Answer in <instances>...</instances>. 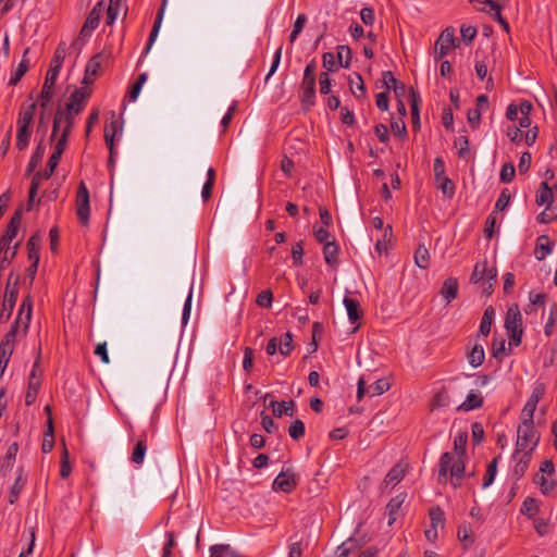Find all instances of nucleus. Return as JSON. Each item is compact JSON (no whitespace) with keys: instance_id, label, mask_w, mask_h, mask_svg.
Masks as SVG:
<instances>
[{"instance_id":"f257e3e1","label":"nucleus","mask_w":557,"mask_h":557,"mask_svg":"<svg viewBox=\"0 0 557 557\" xmlns=\"http://www.w3.org/2000/svg\"><path fill=\"white\" fill-rule=\"evenodd\" d=\"M540 442V434L534 428V423L521 421L517 429V443L515 458L521 451L530 450L533 453Z\"/></svg>"},{"instance_id":"f03ea898","label":"nucleus","mask_w":557,"mask_h":557,"mask_svg":"<svg viewBox=\"0 0 557 557\" xmlns=\"http://www.w3.org/2000/svg\"><path fill=\"white\" fill-rule=\"evenodd\" d=\"M438 482H446V478L448 472L451 478L460 479L463 475L465 463L463 460L457 458L451 453H444L441 456L440 465H438Z\"/></svg>"},{"instance_id":"7ed1b4c3","label":"nucleus","mask_w":557,"mask_h":557,"mask_svg":"<svg viewBox=\"0 0 557 557\" xmlns=\"http://www.w3.org/2000/svg\"><path fill=\"white\" fill-rule=\"evenodd\" d=\"M18 275H14V273H11L8 277L2 309L0 311V322H7L12 314L18 294Z\"/></svg>"},{"instance_id":"20e7f679","label":"nucleus","mask_w":557,"mask_h":557,"mask_svg":"<svg viewBox=\"0 0 557 557\" xmlns=\"http://www.w3.org/2000/svg\"><path fill=\"white\" fill-rule=\"evenodd\" d=\"M505 329L509 337V347H517L522 338V317L518 308H510L505 320Z\"/></svg>"},{"instance_id":"39448f33","label":"nucleus","mask_w":557,"mask_h":557,"mask_svg":"<svg viewBox=\"0 0 557 557\" xmlns=\"http://www.w3.org/2000/svg\"><path fill=\"white\" fill-rule=\"evenodd\" d=\"M298 484V479L292 468H284L274 479L272 488L284 493L293 492Z\"/></svg>"},{"instance_id":"423d86ee","label":"nucleus","mask_w":557,"mask_h":557,"mask_svg":"<svg viewBox=\"0 0 557 557\" xmlns=\"http://www.w3.org/2000/svg\"><path fill=\"white\" fill-rule=\"evenodd\" d=\"M76 214L79 220V222L83 225H87L89 222V191L85 185L84 182H81L78 189H77V196H76Z\"/></svg>"},{"instance_id":"0eeeda50","label":"nucleus","mask_w":557,"mask_h":557,"mask_svg":"<svg viewBox=\"0 0 557 557\" xmlns=\"http://www.w3.org/2000/svg\"><path fill=\"white\" fill-rule=\"evenodd\" d=\"M455 42V36H454V29L446 28L443 30V33L440 35L438 39L435 42V59L441 60L444 58L448 51L454 47Z\"/></svg>"},{"instance_id":"6e6552de","label":"nucleus","mask_w":557,"mask_h":557,"mask_svg":"<svg viewBox=\"0 0 557 557\" xmlns=\"http://www.w3.org/2000/svg\"><path fill=\"white\" fill-rule=\"evenodd\" d=\"M103 2H97L94 9L88 14L81 32V37L90 36V34L98 27L102 12H103Z\"/></svg>"},{"instance_id":"1a4fd4ad","label":"nucleus","mask_w":557,"mask_h":557,"mask_svg":"<svg viewBox=\"0 0 557 557\" xmlns=\"http://www.w3.org/2000/svg\"><path fill=\"white\" fill-rule=\"evenodd\" d=\"M58 72L48 70L44 86L39 96V102L41 108H46L53 96V88L59 77Z\"/></svg>"},{"instance_id":"9d476101","label":"nucleus","mask_w":557,"mask_h":557,"mask_svg":"<svg viewBox=\"0 0 557 557\" xmlns=\"http://www.w3.org/2000/svg\"><path fill=\"white\" fill-rule=\"evenodd\" d=\"M65 121V126L63 128V132L62 134H66V136H70L71 134V131L74 126V116H73V113L71 111H67L66 114H64L61 110H58L55 112V115H54V119H53V126H52V134H51V137L50 139L53 140L58 131H59V127H60V124L62 121Z\"/></svg>"},{"instance_id":"9b49d317","label":"nucleus","mask_w":557,"mask_h":557,"mask_svg":"<svg viewBox=\"0 0 557 557\" xmlns=\"http://www.w3.org/2000/svg\"><path fill=\"white\" fill-rule=\"evenodd\" d=\"M101 61H102V54H96L94 55L87 63L85 67L83 84L84 85H91L95 82V78L99 75L101 70Z\"/></svg>"},{"instance_id":"f8f14e48","label":"nucleus","mask_w":557,"mask_h":557,"mask_svg":"<svg viewBox=\"0 0 557 557\" xmlns=\"http://www.w3.org/2000/svg\"><path fill=\"white\" fill-rule=\"evenodd\" d=\"M532 458V453L530 450H523L515 458V454L512 455V459L516 462L512 469V474L516 478V480L521 479L525 471L529 468L530 461Z\"/></svg>"},{"instance_id":"ddd939ff","label":"nucleus","mask_w":557,"mask_h":557,"mask_svg":"<svg viewBox=\"0 0 557 557\" xmlns=\"http://www.w3.org/2000/svg\"><path fill=\"white\" fill-rule=\"evenodd\" d=\"M300 98L305 109H310L314 104L315 81L302 79Z\"/></svg>"},{"instance_id":"4468645a","label":"nucleus","mask_w":557,"mask_h":557,"mask_svg":"<svg viewBox=\"0 0 557 557\" xmlns=\"http://www.w3.org/2000/svg\"><path fill=\"white\" fill-rule=\"evenodd\" d=\"M89 97V91L81 88L76 89L66 103V111L79 113L84 109V102Z\"/></svg>"},{"instance_id":"2eb2a0df","label":"nucleus","mask_w":557,"mask_h":557,"mask_svg":"<svg viewBox=\"0 0 557 557\" xmlns=\"http://www.w3.org/2000/svg\"><path fill=\"white\" fill-rule=\"evenodd\" d=\"M165 5H166V2H162L161 7L159 8V10L157 12V16H156L152 29L149 35L147 46L144 51L145 54H147L149 52V50L151 49L153 42L156 41V39L158 37V34H159V30L161 27V23H162L163 16H164V12H165Z\"/></svg>"},{"instance_id":"dca6fc26","label":"nucleus","mask_w":557,"mask_h":557,"mask_svg":"<svg viewBox=\"0 0 557 557\" xmlns=\"http://www.w3.org/2000/svg\"><path fill=\"white\" fill-rule=\"evenodd\" d=\"M405 499H406V494L400 493V494L394 496L393 498H391V500L386 505V511L388 515V525H392L396 521V519L398 517L399 509H400L401 505L404 504Z\"/></svg>"},{"instance_id":"f3484780","label":"nucleus","mask_w":557,"mask_h":557,"mask_svg":"<svg viewBox=\"0 0 557 557\" xmlns=\"http://www.w3.org/2000/svg\"><path fill=\"white\" fill-rule=\"evenodd\" d=\"M338 253L339 246L337 245L335 239H332L331 243H326L325 245H323V257L327 265L332 268L337 267Z\"/></svg>"},{"instance_id":"a211bd4d","label":"nucleus","mask_w":557,"mask_h":557,"mask_svg":"<svg viewBox=\"0 0 557 557\" xmlns=\"http://www.w3.org/2000/svg\"><path fill=\"white\" fill-rule=\"evenodd\" d=\"M407 466L403 462L396 463L386 474L384 479L385 485H392L395 486L398 484L406 474Z\"/></svg>"},{"instance_id":"6ab92c4d","label":"nucleus","mask_w":557,"mask_h":557,"mask_svg":"<svg viewBox=\"0 0 557 557\" xmlns=\"http://www.w3.org/2000/svg\"><path fill=\"white\" fill-rule=\"evenodd\" d=\"M22 221V209L18 208L14 211L11 220L7 226L4 234L2 235L5 240H13L16 235Z\"/></svg>"},{"instance_id":"aec40b11","label":"nucleus","mask_w":557,"mask_h":557,"mask_svg":"<svg viewBox=\"0 0 557 557\" xmlns=\"http://www.w3.org/2000/svg\"><path fill=\"white\" fill-rule=\"evenodd\" d=\"M28 52L29 48H26L23 52L21 62L18 63L16 70L12 73L9 79V85H16L22 79V77L27 73L29 69V60L26 58Z\"/></svg>"},{"instance_id":"412c9836","label":"nucleus","mask_w":557,"mask_h":557,"mask_svg":"<svg viewBox=\"0 0 557 557\" xmlns=\"http://www.w3.org/2000/svg\"><path fill=\"white\" fill-rule=\"evenodd\" d=\"M483 403L484 398L481 396V394L471 391L466 397L465 401L458 406L457 410L467 412L482 407Z\"/></svg>"},{"instance_id":"4be33fe9","label":"nucleus","mask_w":557,"mask_h":557,"mask_svg":"<svg viewBox=\"0 0 557 557\" xmlns=\"http://www.w3.org/2000/svg\"><path fill=\"white\" fill-rule=\"evenodd\" d=\"M458 281L455 277H448L444 281L441 295L445 299L446 304L451 302L458 295Z\"/></svg>"},{"instance_id":"5701e85b","label":"nucleus","mask_w":557,"mask_h":557,"mask_svg":"<svg viewBox=\"0 0 557 557\" xmlns=\"http://www.w3.org/2000/svg\"><path fill=\"white\" fill-rule=\"evenodd\" d=\"M486 274H487V261L482 260L475 263L473 272L470 277V282L472 284H481L482 287H484L486 283ZM485 292V288H483V293Z\"/></svg>"},{"instance_id":"b1692460","label":"nucleus","mask_w":557,"mask_h":557,"mask_svg":"<svg viewBox=\"0 0 557 557\" xmlns=\"http://www.w3.org/2000/svg\"><path fill=\"white\" fill-rule=\"evenodd\" d=\"M270 406L273 408V414L277 418H281L283 414L293 417L296 404L294 400H288V401L272 400L270 403Z\"/></svg>"},{"instance_id":"393cba45","label":"nucleus","mask_w":557,"mask_h":557,"mask_svg":"<svg viewBox=\"0 0 557 557\" xmlns=\"http://www.w3.org/2000/svg\"><path fill=\"white\" fill-rule=\"evenodd\" d=\"M41 236L39 233L33 234L27 242V257L30 262H39Z\"/></svg>"},{"instance_id":"a878e982","label":"nucleus","mask_w":557,"mask_h":557,"mask_svg":"<svg viewBox=\"0 0 557 557\" xmlns=\"http://www.w3.org/2000/svg\"><path fill=\"white\" fill-rule=\"evenodd\" d=\"M46 147L44 145V140L40 139L39 144L37 145L36 149L34 150L30 160L28 162L25 176L30 175L34 173L35 169L38 166V164L42 161L45 156Z\"/></svg>"},{"instance_id":"bb28decb","label":"nucleus","mask_w":557,"mask_h":557,"mask_svg":"<svg viewBox=\"0 0 557 557\" xmlns=\"http://www.w3.org/2000/svg\"><path fill=\"white\" fill-rule=\"evenodd\" d=\"M343 302L347 310L350 323L355 324L361 318L359 301L355 298L345 297Z\"/></svg>"},{"instance_id":"cd10ccee","label":"nucleus","mask_w":557,"mask_h":557,"mask_svg":"<svg viewBox=\"0 0 557 557\" xmlns=\"http://www.w3.org/2000/svg\"><path fill=\"white\" fill-rule=\"evenodd\" d=\"M67 47L65 42H60L54 51L53 58L50 63V71L60 73L64 59L66 57Z\"/></svg>"},{"instance_id":"c85d7f7f","label":"nucleus","mask_w":557,"mask_h":557,"mask_svg":"<svg viewBox=\"0 0 557 557\" xmlns=\"http://www.w3.org/2000/svg\"><path fill=\"white\" fill-rule=\"evenodd\" d=\"M26 484V479L23 476V468L18 469L17 476L11 487L10 494H9V503L11 505L15 504L18 499L20 493L24 488Z\"/></svg>"},{"instance_id":"c756f323","label":"nucleus","mask_w":557,"mask_h":557,"mask_svg":"<svg viewBox=\"0 0 557 557\" xmlns=\"http://www.w3.org/2000/svg\"><path fill=\"white\" fill-rule=\"evenodd\" d=\"M486 102H487V95H480L476 98V108L470 109L468 111V114H467L468 122L472 127H475L476 125H479L480 120H481L480 109L482 108L483 103H486Z\"/></svg>"},{"instance_id":"7c9ffc66","label":"nucleus","mask_w":557,"mask_h":557,"mask_svg":"<svg viewBox=\"0 0 557 557\" xmlns=\"http://www.w3.org/2000/svg\"><path fill=\"white\" fill-rule=\"evenodd\" d=\"M552 251V244L549 242L548 236L542 235L536 240V246L534 249V256L535 258L541 261L545 259V257L550 253Z\"/></svg>"},{"instance_id":"2f4dec72","label":"nucleus","mask_w":557,"mask_h":557,"mask_svg":"<svg viewBox=\"0 0 557 557\" xmlns=\"http://www.w3.org/2000/svg\"><path fill=\"white\" fill-rule=\"evenodd\" d=\"M32 317V299L30 296H26L21 305L18 317L16 320L23 323L24 331L28 329V323Z\"/></svg>"},{"instance_id":"473e14b6","label":"nucleus","mask_w":557,"mask_h":557,"mask_svg":"<svg viewBox=\"0 0 557 557\" xmlns=\"http://www.w3.org/2000/svg\"><path fill=\"white\" fill-rule=\"evenodd\" d=\"M147 451V443H146V436L144 438L138 440L135 447L133 448L132 455H131V461L135 465H141L145 460V455Z\"/></svg>"},{"instance_id":"72a5a7b5","label":"nucleus","mask_w":557,"mask_h":557,"mask_svg":"<svg viewBox=\"0 0 557 557\" xmlns=\"http://www.w3.org/2000/svg\"><path fill=\"white\" fill-rule=\"evenodd\" d=\"M458 540L462 543L463 547L468 549L474 543L473 531L469 524H461L457 531Z\"/></svg>"},{"instance_id":"f704fd0d","label":"nucleus","mask_w":557,"mask_h":557,"mask_svg":"<svg viewBox=\"0 0 557 557\" xmlns=\"http://www.w3.org/2000/svg\"><path fill=\"white\" fill-rule=\"evenodd\" d=\"M30 136L32 128L29 126H17L16 148L21 151L25 150L28 147Z\"/></svg>"},{"instance_id":"c9c22d12","label":"nucleus","mask_w":557,"mask_h":557,"mask_svg":"<svg viewBox=\"0 0 557 557\" xmlns=\"http://www.w3.org/2000/svg\"><path fill=\"white\" fill-rule=\"evenodd\" d=\"M485 352L482 345L475 344L472 349L468 352L469 363L476 368L484 362Z\"/></svg>"},{"instance_id":"e433bc0d","label":"nucleus","mask_w":557,"mask_h":557,"mask_svg":"<svg viewBox=\"0 0 557 557\" xmlns=\"http://www.w3.org/2000/svg\"><path fill=\"white\" fill-rule=\"evenodd\" d=\"M414 263L420 269H428L430 265V253L424 245H419L414 251Z\"/></svg>"},{"instance_id":"4c0bfd02","label":"nucleus","mask_w":557,"mask_h":557,"mask_svg":"<svg viewBox=\"0 0 557 557\" xmlns=\"http://www.w3.org/2000/svg\"><path fill=\"white\" fill-rule=\"evenodd\" d=\"M429 517L431 527L436 529H443L445 525V515L440 506L431 507L429 510Z\"/></svg>"},{"instance_id":"58836bf2","label":"nucleus","mask_w":557,"mask_h":557,"mask_svg":"<svg viewBox=\"0 0 557 557\" xmlns=\"http://www.w3.org/2000/svg\"><path fill=\"white\" fill-rule=\"evenodd\" d=\"M36 111V103H30L25 109H22L17 119V126H29L33 123L34 114Z\"/></svg>"},{"instance_id":"ea45409f","label":"nucleus","mask_w":557,"mask_h":557,"mask_svg":"<svg viewBox=\"0 0 557 557\" xmlns=\"http://www.w3.org/2000/svg\"><path fill=\"white\" fill-rule=\"evenodd\" d=\"M18 325H20V321L16 320L14 322V324L11 326V330L3 336V338L0 343V348H4V349L13 351Z\"/></svg>"},{"instance_id":"a19ab883","label":"nucleus","mask_w":557,"mask_h":557,"mask_svg":"<svg viewBox=\"0 0 557 557\" xmlns=\"http://www.w3.org/2000/svg\"><path fill=\"white\" fill-rule=\"evenodd\" d=\"M553 200V190L548 186L547 182L541 183V188L536 195V203L539 206H543L544 203H547V208L550 206Z\"/></svg>"},{"instance_id":"79ce46f5","label":"nucleus","mask_w":557,"mask_h":557,"mask_svg":"<svg viewBox=\"0 0 557 557\" xmlns=\"http://www.w3.org/2000/svg\"><path fill=\"white\" fill-rule=\"evenodd\" d=\"M468 442V433L460 432L454 440V451L457 458L462 459L466 454V446Z\"/></svg>"},{"instance_id":"37998d69","label":"nucleus","mask_w":557,"mask_h":557,"mask_svg":"<svg viewBox=\"0 0 557 557\" xmlns=\"http://www.w3.org/2000/svg\"><path fill=\"white\" fill-rule=\"evenodd\" d=\"M40 385H41V379H36V381L28 380L27 392L25 395V404L27 406H30L35 403L37 394L40 388Z\"/></svg>"},{"instance_id":"c03bdc74","label":"nucleus","mask_w":557,"mask_h":557,"mask_svg":"<svg viewBox=\"0 0 557 557\" xmlns=\"http://www.w3.org/2000/svg\"><path fill=\"white\" fill-rule=\"evenodd\" d=\"M391 387L389 382L386 379H379L368 387V394L371 397L380 396L387 392Z\"/></svg>"},{"instance_id":"a18cd8bd","label":"nucleus","mask_w":557,"mask_h":557,"mask_svg":"<svg viewBox=\"0 0 557 557\" xmlns=\"http://www.w3.org/2000/svg\"><path fill=\"white\" fill-rule=\"evenodd\" d=\"M351 57V49L348 46L337 47V61L342 67L348 69L350 66Z\"/></svg>"},{"instance_id":"49530a36","label":"nucleus","mask_w":557,"mask_h":557,"mask_svg":"<svg viewBox=\"0 0 557 557\" xmlns=\"http://www.w3.org/2000/svg\"><path fill=\"white\" fill-rule=\"evenodd\" d=\"M502 7L499 5V2H490V16L495 18L506 30L509 32V24L508 22L500 14Z\"/></svg>"},{"instance_id":"de8ad7c7","label":"nucleus","mask_w":557,"mask_h":557,"mask_svg":"<svg viewBox=\"0 0 557 557\" xmlns=\"http://www.w3.org/2000/svg\"><path fill=\"white\" fill-rule=\"evenodd\" d=\"M540 507L539 502L535 498L527 497L521 506V513L528 517H533L537 513Z\"/></svg>"},{"instance_id":"09e8293b","label":"nucleus","mask_w":557,"mask_h":557,"mask_svg":"<svg viewBox=\"0 0 557 557\" xmlns=\"http://www.w3.org/2000/svg\"><path fill=\"white\" fill-rule=\"evenodd\" d=\"M288 435L295 441L302 438L305 435V423L299 419L295 420L288 428Z\"/></svg>"},{"instance_id":"8fccbe9b","label":"nucleus","mask_w":557,"mask_h":557,"mask_svg":"<svg viewBox=\"0 0 557 557\" xmlns=\"http://www.w3.org/2000/svg\"><path fill=\"white\" fill-rule=\"evenodd\" d=\"M382 83L387 89H391L393 87L395 92H397L398 88H400L401 90L405 89L404 84H400L398 86V82L391 71H385L382 73Z\"/></svg>"},{"instance_id":"3c124183","label":"nucleus","mask_w":557,"mask_h":557,"mask_svg":"<svg viewBox=\"0 0 557 557\" xmlns=\"http://www.w3.org/2000/svg\"><path fill=\"white\" fill-rule=\"evenodd\" d=\"M293 350V336L289 332L285 333L278 345V351L283 356H288Z\"/></svg>"},{"instance_id":"603ef678","label":"nucleus","mask_w":557,"mask_h":557,"mask_svg":"<svg viewBox=\"0 0 557 557\" xmlns=\"http://www.w3.org/2000/svg\"><path fill=\"white\" fill-rule=\"evenodd\" d=\"M122 9V2H109L108 9H107V25H112L117 15L120 14V11Z\"/></svg>"},{"instance_id":"864d4df0","label":"nucleus","mask_w":557,"mask_h":557,"mask_svg":"<svg viewBox=\"0 0 557 557\" xmlns=\"http://www.w3.org/2000/svg\"><path fill=\"white\" fill-rule=\"evenodd\" d=\"M510 349L506 350V342L504 338H494L493 341V357L496 359H502L504 356L508 355Z\"/></svg>"},{"instance_id":"5fc2aeb1","label":"nucleus","mask_w":557,"mask_h":557,"mask_svg":"<svg viewBox=\"0 0 557 557\" xmlns=\"http://www.w3.org/2000/svg\"><path fill=\"white\" fill-rule=\"evenodd\" d=\"M437 187L445 196L453 197L455 194L454 183L446 176L436 180Z\"/></svg>"},{"instance_id":"6e6d98bb","label":"nucleus","mask_w":557,"mask_h":557,"mask_svg":"<svg viewBox=\"0 0 557 557\" xmlns=\"http://www.w3.org/2000/svg\"><path fill=\"white\" fill-rule=\"evenodd\" d=\"M484 426L481 422H474L471 426V436L473 445H480L484 438Z\"/></svg>"},{"instance_id":"4d7b16f0","label":"nucleus","mask_w":557,"mask_h":557,"mask_svg":"<svg viewBox=\"0 0 557 557\" xmlns=\"http://www.w3.org/2000/svg\"><path fill=\"white\" fill-rule=\"evenodd\" d=\"M536 406L537 405L533 401L528 400L521 411V421L534 423L533 417L536 410Z\"/></svg>"},{"instance_id":"13d9d810","label":"nucleus","mask_w":557,"mask_h":557,"mask_svg":"<svg viewBox=\"0 0 557 557\" xmlns=\"http://www.w3.org/2000/svg\"><path fill=\"white\" fill-rule=\"evenodd\" d=\"M273 301V294L270 289L262 290L256 299V302L261 308H270Z\"/></svg>"},{"instance_id":"bf43d9fd","label":"nucleus","mask_w":557,"mask_h":557,"mask_svg":"<svg viewBox=\"0 0 557 557\" xmlns=\"http://www.w3.org/2000/svg\"><path fill=\"white\" fill-rule=\"evenodd\" d=\"M515 172L516 171H515V166L512 163H510V162L505 163L500 170V174H499L500 181L503 183H510L512 181V178L515 177Z\"/></svg>"},{"instance_id":"052dcab7","label":"nucleus","mask_w":557,"mask_h":557,"mask_svg":"<svg viewBox=\"0 0 557 557\" xmlns=\"http://www.w3.org/2000/svg\"><path fill=\"white\" fill-rule=\"evenodd\" d=\"M314 237L318 243L325 245L326 243H331L333 238L332 234L325 227H314Z\"/></svg>"},{"instance_id":"680f3d73","label":"nucleus","mask_w":557,"mask_h":557,"mask_svg":"<svg viewBox=\"0 0 557 557\" xmlns=\"http://www.w3.org/2000/svg\"><path fill=\"white\" fill-rule=\"evenodd\" d=\"M391 127H392L394 135L401 137V138L407 136L406 124L401 117L397 119V120H393L391 123Z\"/></svg>"},{"instance_id":"e2e57ef3","label":"nucleus","mask_w":557,"mask_h":557,"mask_svg":"<svg viewBox=\"0 0 557 557\" xmlns=\"http://www.w3.org/2000/svg\"><path fill=\"white\" fill-rule=\"evenodd\" d=\"M320 92L322 95H329L331 91L332 79L326 72L320 74L319 77Z\"/></svg>"},{"instance_id":"0e129e2a","label":"nucleus","mask_w":557,"mask_h":557,"mask_svg":"<svg viewBox=\"0 0 557 557\" xmlns=\"http://www.w3.org/2000/svg\"><path fill=\"white\" fill-rule=\"evenodd\" d=\"M336 58L332 52H324L323 55H322V64H323V67L326 69L327 71H335L337 67H336Z\"/></svg>"},{"instance_id":"69168bd1","label":"nucleus","mask_w":557,"mask_h":557,"mask_svg":"<svg viewBox=\"0 0 557 557\" xmlns=\"http://www.w3.org/2000/svg\"><path fill=\"white\" fill-rule=\"evenodd\" d=\"M253 349L246 347L244 350L243 368L246 372H250L253 368Z\"/></svg>"},{"instance_id":"338daca9","label":"nucleus","mask_w":557,"mask_h":557,"mask_svg":"<svg viewBox=\"0 0 557 557\" xmlns=\"http://www.w3.org/2000/svg\"><path fill=\"white\" fill-rule=\"evenodd\" d=\"M304 248L302 243L298 242L292 247V258L295 265L302 264Z\"/></svg>"},{"instance_id":"774afa93","label":"nucleus","mask_w":557,"mask_h":557,"mask_svg":"<svg viewBox=\"0 0 557 557\" xmlns=\"http://www.w3.org/2000/svg\"><path fill=\"white\" fill-rule=\"evenodd\" d=\"M228 544H219L210 547V557H227Z\"/></svg>"}]
</instances>
